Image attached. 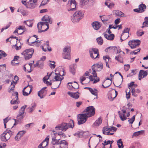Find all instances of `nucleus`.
Segmentation results:
<instances>
[{
	"label": "nucleus",
	"mask_w": 148,
	"mask_h": 148,
	"mask_svg": "<svg viewBox=\"0 0 148 148\" xmlns=\"http://www.w3.org/2000/svg\"><path fill=\"white\" fill-rule=\"evenodd\" d=\"M74 127L73 121L71 120L69 123H63L58 125L55 127L56 130H60L64 132L66 131L69 127L73 128Z\"/></svg>",
	"instance_id": "1"
},
{
	"label": "nucleus",
	"mask_w": 148,
	"mask_h": 148,
	"mask_svg": "<svg viewBox=\"0 0 148 148\" xmlns=\"http://www.w3.org/2000/svg\"><path fill=\"white\" fill-rule=\"evenodd\" d=\"M27 105H25L21 107L19 110V114L16 117V119H14L15 123L14 125L21 123L23 119L25 117V110L27 107Z\"/></svg>",
	"instance_id": "2"
},
{
	"label": "nucleus",
	"mask_w": 148,
	"mask_h": 148,
	"mask_svg": "<svg viewBox=\"0 0 148 148\" xmlns=\"http://www.w3.org/2000/svg\"><path fill=\"white\" fill-rule=\"evenodd\" d=\"M103 67V64L101 62L94 64L92 66V74L93 75L94 77H97V74L96 71H101L102 70Z\"/></svg>",
	"instance_id": "3"
},
{
	"label": "nucleus",
	"mask_w": 148,
	"mask_h": 148,
	"mask_svg": "<svg viewBox=\"0 0 148 148\" xmlns=\"http://www.w3.org/2000/svg\"><path fill=\"white\" fill-rule=\"evenodd\" d=\"M84 14L81 11L75 12L71 17V20L74 23L78 22L83 17Z\"/></svg>",
	"instance_id": "4"
},
{
	"label": "nucleus",
	"mask_w": 148,
	"mask_h": 148,
	"mask_svg": "<svg viewBox=\"0 0 148 148\" xmlns=\"http://www.w3.org/2000/svg\"><path fill=\"white\" fill-rule=\"evenodd\" d=\"M37 0H22V3L27 8L33 9L36 7V3Z\"/></svg>",
	"instance_id": "5"
},
{
	"label": "nucleus",
	"mask_w": 148,
	"mask_h": 148,
	"mask_svg": "<svg viewBox=\"0 0 148 148\" xmlns=\"http://www.w3.org/2000/svg\"><path fill=\"white\" fill-rule=\"evenodd\" d=\"M37 25L38 31L40 32L46 31L49 28V25L47 21L39 22Z\"/></svg>",
	"instance_id": "6"
},
{
	"label": "nucleus",
	"mask_w": 148,
	"mask_h": 148,
	"mask_svg": "<svg viewBox=\"0 0 148 148\" xmlns=\"http://www.w3.org/2000/svg\"><path fill=\"white\" fill-rule=\"evenodd\" d=\"M34 52L33 49H27L23 52L21 54L23 55L25 60H27L32 58Z\"/></svg>",
	"instance_id": "7"
},
{
	"label": "nucleus",
	"mask_w": 148,
	"mask_h": 148,
	"mask_svg": "<svg viewBox=\"0 0 148 148\" xmlns=\"http://www.w3.org/2000/svg\"><path fill=\"white\" fill-rule=\"evenodd\" d=\"M86 115L87 117H89L93 116L95 114V108L92 106L87 107L83 112Z\"/></svg>",
	"instance_id": "8"
},
{
	"label": "nucleus",
	"mask_w": 148,
	"mask_h": 148,
	"mask_svg": "<svg viewBox=\"0 0 148 148\" xmlns=\"http://www.w3.org/2000/svg\"><path fill=\"white\" fill-rule=\"evenodd\" d=\"M64 53H62V56L64 58L68 60L70 59L71 48L69 46H66L63 49Z\"/></svg>",
	"instance_id": "9"
},
{
	"label": "nucleus",
	"mask_w": 148,
	"mask_h": 148,
	"mask_svg": "<svg viewBox=\"0 0 148 148\" xmlns=\"http://www.w3.org/2000/svg\"><path fill=\"white\" fill-rule=\"evenodd\" d=\"M78 123L79 125H81L85 123L87 121L88 117L84 113L79 114L77 116Z\"/></svg>",
	"instance_id": "10"
},
{
	"label": "nucleus",
	"mask_w": 148,
	"mask_h": 148,
	"mask_svg": "<svg viewBox=\"0 0 148 148\" xmlns=\"http://www.w3.org/2000/svg\"><path fill=\"white\" fill-rule=\"evenodd\" d=\"M36 39L35 40L32 41V38H29V39H27V42L29 43V45L33 46L35 45L37 47H38L40 44L42 43V40H38V38H36Z\"/></svg>",
	"instance_id": "11"
},
{
	"label": "nucleus",
	"mask_w": 148,
	"mask_h": 148,
	"mask_svg": "<svg viewBox=\"0 0 148 148\" xmlns=\"http://www.w3.org/2000/svg\"><path fill=\"white\" fill-rule=\"evenodd\" d=\"M140 43V41L139 40H133L130 41L128 42V45L132 49L136 48Z\"/></svg>",
	"instance_id": "12"
},
{
	"label": "nucleus",
	"mask_w": 148,
	"mask_h": 148,
	"mask_svg": "<svg viewBox=\"0 0 148 148\" xmlns=\"http://www.w3.org/2000/svg\"><path fill=\"white\" fill-rule=\"evenodd\" d=\"M146 8V5L143 3L141 4L138 6V8L135 9L134 11L138 13H142L144 12Z\"/></svg>",
	"instance_id": "13"
},
{
	"label": "nucleus",
	"mask_w": 148,
	"mask_h": 148,
	"mask_svg": "<svg viewBox=\"0 0 148 148\" xmlns=\"http://www.w3.org/2000/svg\"><path fill=\"white\" fill-rule=\"evenodd\" d=\"M10 137V136L9 135L7 132V131H6L1 135V141L6 142L9 139Z\"/></svg>",
	"instance_id": "14"
},
{
	"label": "nucleus",
	"mask_w": 148,
	"mask_h": 148,
	"mask_svg": "<svg viewBox=\"0 0 148 148\" xmlns=\"http://www.w3.org/2000/svg\"><path fill=\"white\" fill-rule=\"evenodd\" d=\"M68 6H70L71 9H68L69 11H73L76 8V3L75 0H70L69 1L68 4Z\"/></svg>",
	"instance_id": "15"
},
{
	"label": "nucleus",
	"mask_w": 148,
	"mask_h": 148,
	"mask_svg": "<svg viewBox=\"0 0 148 148\" xmlns=\"http://www.w3.org/2000/svg\"><path fill=\"white\" fill-rule=\"evenodd\" d=\"M26 28L25 27L20 26L14 32V33H17L19 35L21 34L25 30Z\"/></svg>",
	"instance_id": "16"
},
{
	"label": "nucleus",
	"mask_w": 148,
	"mask_h": 148,
	"mask_svg": "<svg viewBox=\"0 0 148 148\" xmlns=\"http://www.w3.org/2000/svg\"><path fill=\"white\" fill-rule=\"evenodd\" d=\"M148 74V71L140 70L138 74V79L140 80L143 78L145 77Z\"/></svg>",
	"instance_id": "17"
},
{
	"label": "nucleus",
	"mask_w": 148,
	"mask_h": 148,
	"mask_svg": "<svg viewBox=\"0 0 148 148\" xmlns=\"http://www.w3.org/2000/svg\"><path fill=\"white\" fill-rule=\"evenodd\" d=\"M92 25L93 28L95 30H98L101 26V23L97 21L93 22L92 23Z\"/></svg>",
	"instance_id": "18"
},
{
	"label": "nucleus",
	"mask_w": 148,
	"mask_h": 148,
	"mask_svg": "<svg viewBox=\"0 0 148 148\" xmlns=\"http://www.w3.org/2000/svg\"><path fill=\"white\" fill-rule=\"evenodd\" d=\"M67 94L70 95L71 97L75 99H77L79 97V93L78 92L73 93L72 92L69 91L67 92Z\"/></svg>",
	"instance_id": "19"
},
{
	"label": "nucleus",
	"mask_w": 148,
	"mask_h": 148,
	"mask_svg": "<svg viewBox=\"0 0 148 148\" xmlns=\"http://www.w3.org/2000/svg\"><path fill=\"white\" fill-rule=\"evenodd\" d=\"M14 94H15L16 95L15 99H16L14 100L13 101V100H12L10 101V103L11 104H18L19 103V101H18V93L17 92H15L14 93Z\"/></svg>",
	"instance_id": "20"
},
{
	"label": "nucleus",
	"mask_w": 148,
	"mask_h": 148,
	"mask_svg": "<svg viewBox=\"0 0 148 148\" xmlns=\"http://www.w3.org/2000/svg\"><path fill=\"white\" fill-rule=\"evenodd\" d=\"M60 148H67L68 144L65 140H62L59 142Z\"/></svg>",
	"instance_id": "21"
},
{
	"label": "nucleus",
	"mask_w": 148,
	"mask_h": 148,
	"mask_svg": "<svg viewBox=\"0 0 148 148\" xmlns=\"http://www.w3.org/2000/svg\"><path fill=\"white\" fill-rule=\"evenodd\" d=\"M42 21H47L50 24L52 23V20L51 18L47 15H45L42 18Z\"/></svg>",
	"instance_id": "22"
},
{
	"label": "nucleus",
	"mask_w": 148,
	"mask_h": 148,
	"mask_svg": "<svg viewBox=\"0 0 148 148\" xmlns=\"http://www.w3.org/2000/svg\"><path fill=\"white\" fill-rule=\"evenodd\" d=\"M47 91H45L42 89L39 91L38 93V96L40 99H42L45 97L46 95Z\"/></svg>",
	"instance_id": "23"
},
{
	"label": "nucleus",
	"mask_w": 148,
	"mask_h": 148,
	"mask_svg": "<svg viewBox=\"0 0 148 148\" xmlns=\"http://www.w3.org/2000/svg\"><path fill=\"white\" fill-rule=\"evenodd\" d=\"M102 122V120L100 118L97 119L93 124V127H95V126H98L101 124Z\"/></svg>",
	"instance_id": "24"
},
{
	"label": "nucleus",
	"mask_w": 148,
	"mask_h": 148,
	"mask_svg": "<svg viewBox=\"0 0 148 148\" xmlns=\"http://www.w3.org/2000/svg\"><path fill=\"white\" fill-rule=\"evenodd\" d=\"M104 85L103 84L102 85V86L103 88H106L108 87L109 86L112 84V81H107L106 80L104 82Z\"/></svg>",
	"instance_id": "25"
},
{
	"label": "nucleus",
	"mask_w": 148,
	"mask_h": 148,
	"mask_svg": "<svg viewBox=\"0 0 148 148\" xmlns=\"http://www.w3.org/2000/svg\"><path fill=\"white\" fill-rule=\"evenodd\" d=\"M90 50L92 51V53H93V54H94L95 55H96V58L99 57V55L98 49L93 48Z\"/></svg>",
	"instance_id": "26"
},
{
	"label": "nucleus",
	"mask_w": 148,
	"mask_h": 148,
	"mask_svg": "<svg viewBox=\"0 0 148 148\" xmlns=\"http://www.w3.org/2000/svg\"><path fill=\"white\" fill-rule=\"evenodd\" d=\"M93 77H94L93 75V76H92V75H90V76H89V78L90 79V81H92L94 80L93 83L94 84H95L99 81V77H97V79H95V78H93ZM95 77H94V78Z\"/></svg>",
	"instance_id": "27"
},
{
	"label": "nucleus",
	"mask_w": 148,
	"mask_h": 148,
	"mask_svg": "<svg viewBox=\"0 0 148 148\" xmlns=\"http://www.w3.org/2000/svg\"><path fill=\"white\" fill-rule=\"evenodd\" d=\"M36 106V103L32 104L31 105V106L27 108V109H28L29 112L30 113H32L33 111L35 109Z\"/></svg>",
	"instance_id": "28"
},
{
	"label": "nucleus",
	"mask_w": 148,
	"mask_h": 148,
	"mask_svg": "<svg viewBox=\"0 0 148 148\" xmlns=\"http://www.w3.org/2000/svg\"><path fill=\"white\" fill-rule=\"evenodd\" d=\"M114 13H115V14L116 16H121L122 17H124V14L122 12L118 10H115L114 11Z\"/></svg>",
	"instance_id": "29"
},
{
	"label": "nucleus",
	"mask_w": 148,
	"mask_h": 148,
	"mask_svg": "<svg viewBox=\"0 0 148 148\" xmlns=\"http://www.w3.org/2000/svg\"><path fill=\"white\" fill-rule=\"evenodd\" d=\"M28 86H29L30 88L31 87V86H30L29 85H28L26 87H25L24 88H23V90L22 92L23 93V95L24 96H27L29 95L31 92L32 90H31V88L30 90V91H29V93H28L27 92H26L25 90V89Z\"/></svg>",
	"instance_id": "30"
},
{
	"label": "nucleus",
	"mask_w": 148,
	"mask_h": 148,
	"mask_svg": "<svg viewBox=\"0 0 148 148\" xmlns=\"http://www.w3.org/2000/svg\"><path fill=\"white\" fill-rule=\"evenodd\" d=\"M118 113L119 117L122 121H123L127 119V118L125 114H121L120 113V111H119Z\"/></svg>",
	"instance_id": "31"
},
{
	"label": "nucleus",
	"mask_w": 148,
	"mask_h": 148,
	"mask_svg": "<svg viewBox=\"0 0 148 148\" xmlns=\"http://www.w3.org/2000/svg\"><path fill=\"white\" fill-rule=\"evenodd\" d=\"M90 89L89 91L92 94L95 96H97V93L98 92V91L97 89L95 88L93 89L91 88Z\"/></svg>",
	"instance_id": "32"
},
{
	"label": "nucleus",
	"mask_w": 148,
	"mask_h": 148,
	"mask_svg": "<svg viewBox=\"0 0 148 148\" xmlns=\"http://www.w3.org/2000/svg\"><path fill=\"white\" fill-rule=\"evenodd\" d=\"M100 17L102 21H107L109 18V16H108L103 15L100 16Z\"/></svg>",
	"instance_id": "33"
},
{
	"label": "nucleus",
	"mask_w": 148,
	"mask_h": 148,
	"mask_svg": "<svg viewBox=\"0 0 148 148\" xmlns=\"http://www.w3.org/2000/svg\"><path fill=\"white\" fill-rule=\"evenodd\" d=\"M117 145L119 148H123V145L121 139H120L117 141Z\"/></svg>",
	"instance_id": "34"
},
{
	"label": "nucleus",
	"mask_w": 148,
	"mask_h": 148,
	"mask_svg": "<svg viewBox=\"0 0 148 148\" xmlns=\"http://www.w3.org/2000/svg\"><path fill=\"white\" fill-rule=\"evenodd\" d=\"M145 21L143 22V26L141 27L142 28H143L145 27H148V17H145Z\"/></svg>",
	"instance_id": "35"
},
{
	"label": "nucleus",
	"mask_w": 148,
	"mask_h": 148,
	"mask_svg": "<svg viewBox=\"0 0 148 148\" xmlns=\"http://www.w3.org/2000/svg\"><path fill=\"white\" fill-rule=\"evenodd\" d=\"M129 29L128 28H126L125 29L121 34V36H122L123 35H124V34H126V36L127 37H129Z\"/></svg>",
	"instance_id": "36"
},
{
	"label": "nucleus",
	"mask_w": 148,
	"mask_h": 148,
	"mask_svg": "<svg viewBox=\"0 0 148 148\" xmlns=\"http://www.w3.org/2000/svg\"><path fill=\"white\" fill-rule=\"evenodd\" d=\"M60 139H56L55 138H52V143L53 145H58L59 144V140Z\"/></svg>",
	"instance_id": "37"
},
{
	"label": "nucleus",
	"mask_w": 148,
	"mask_h": 148,
	"mask_svg": "<svg viewBox=\"0 0 148 148\" xmlns=\"http://www.w3.org/2000/svg\"><path fill=\"white\" fill-rule=\"evenodd\" d=\"M115 92H112L111 93V96L110 95L109 96V98L110 97L111 98L113 99L116 97L117 95V92L115 90Z\"/></svg>",
	"instance_id": "38"
},
{
	"label": "nucleus",
	"mask_w": 148,
	"mask_h": 148,
	"mask_svg": "<svg viewBox=\"0 0 148 148\" xmlns=\"http://www.w3.org/2000/svg\"><path fill=\"white\" fill-rule=\"evenodd\" d=\"M144 132V131L143 130L139 131L138 132H134L133 135L132 136H139L140 134L143 133Z\"/></svg>",
	"instance_id": "39"
},
{
	"label": "nucleus",
	"mask_w": 148,
	"mask_h": 148,
	"mask_svg": "<svg viewBox=\"0 0 148 148\" xmlns=\"http://www.w3.org/2000/svg\"><path fill=\"white\" fill-rule=\"evenodd\" d=\"M31 20H27L26 21H24L23 23L28 26L30 27H32V24L31 23Z\"/></svg>",
	"instance_id": "40"
},
{
	"label": "nucleus",
	"mask_w": 148,
	"mask_h": 148,
	"mask_svg": "<svg viewBox=\"0 0 148 148\" xmlns=\"http://www.w3.org/2000/svg\"><path fill=\"white\" fill-rule=\"evenodd\" d=\"M115 59L121 63H122L123 62V58L120 56H116Z\"/></svg>",
	"instance_id": "41"
},
{
	"label": "nucleus",
	"mask_w": 148,
	"mask_h": 148,
	"mask_svg": "<svg viewBox=\"0 0 148 148\" xmlns=\"http://www.w3.org/2000/svg\"><path fill=\"white\" fill-rule=\"evenodd\" d=\"M7 54L3 51H0V59L2 58L3 57H5L7 56Z\"/></svg>",
	"instance_id": "42"
},
{
	"label": "nucleus",
	"mask_w": 148,
	"mask_h": 148,
	"mask_svg": "<svg viewBox=\"0 0 148 148\" xmlns=\"http://www.w3.org/2000/svg\"><path fill=\"white\" fill-rule=\"evenodd\" d=\"M96 40L98 44L101 45L102 44L103 42V40L102 38H97Z\"/></svg>",
	"instance_id": "43"
},
{
	"label": "nucleus",
	"mask_w": 148,
	"mask_h": 148,
	"mask_svg": "<svg viewBox=\"0 0 148 148\" xmlns=\"http://www.w3.org/2000/svg\"><path fill=\"white\" fill-rule=\"evenodd\" d=\"M83 133L82 132H78L74 134V135L77 136L78 137H80L83 136Z\"/></svg>",
	"instance_id": "44"
},
{
	"label": "nucleus",
	"mask_w": 148,
	"mask_h": 148,
	"mask_svg": "<svg viewBox=\"0 0 148 148\" xmlns=\"http://www.w3.org/2000/svg\"><path fill=\"white\" fill-rule=\"evenodd\" d=\"M69 87H68V88L69 90H73V89H78L79 88L78 84H76V87H74L72 85H69Z\"/></svg>",
	"instance_id": "45"
},
{
	"label": "nucleus",
	"mask_w": 148,
	"mask_h": 148,
	"mask_svg": "<svg viewBox=\"0 0 148 148\" xmlns=\"http://www.w3.org/2000/svg\"><path fill=\"white\" fill-rule=\"evenodd\" d=\"M135 115H134L130 119L128 118V119H129L128 121L129 123L130 124H132L133 123V122L135 120Z\"/></svg>",
	"instance_id": "46"
},
{
	"label": "nucleus",
	"mask_w": 148,
	"mask_h": 148,
	"mask_svg": "<svg viewBox=\"0 0 148 148\" xmlns=\"http://www.w3.org/2000/svg\"><path fill=\"white\" fill-rule=\"evenodd\" d=\"M131 90V92L132 93V95L134 97H137V95L136 93V89H135V88H132Z\"/></svg>",
	"instance_id": "47"
},
{
	"label": "nucleus",
	"mask_w": 148,
	"mask_h": 148,
	"mask_svg": "<svg viewBox=\"0 0 148 148\" xmlns=\"http://www.w3.org/2000/svg\"><path fill=\"white\" fill-rule=\"evenodd\" d=\"M70 71L71 72L73 75H75V69L73 66H70Z\"/></svg>",
	"instance_id": "48"
},
{
	"label": "nucleus",
	"mask_w": 148,
	"mask_h": 148,
	"mask_svg": "<svg viewBox=\"0 0 148 148\" xmlns=\"http://www.w3.org/2000/svg\"><path fill=\"white\" fill-rule=\"evenodd\" d=\"M103 59L105 60L106 63H109V60L110 59L109 57L107 56H103Z\"/></svg>",
	"instance_id": "49"
},
{
	"label": "nucleus",
	"mask_w": 148,
	"mask_h": 148,
	"mask_svg": "<svg viewBox=\"0 0 148 148\" xmlns=\"http://www.w3.org/2000/svg\"><path fill=\"white\" fill-rule=\"evenodd\" d=\"M89 53H90V56L93 59H95V58H96V55H95L93 54V53H92V51H91L90 50L89 51Z\"/></svg>",
	"instance_id": "50"
},
{
	"label": "nucleus",
	"mask_w": 148,
	"mask_h": 148,
	"mask_svg": "<svg viewBox=\"0 0 148 148\" xmlns=\"http://www.w3.org/2000/svg\"><path fill=\"white\" fill-rule=\"evenodd\" d=\"M25 131H22L19 132L18 133V135H19L18 136V138H20L25 133Z\"/></svg>",
	"instance_id": "51"
},
{
	"label": "nucleus",
	"mask_w": 148,
	"mask_h": 148,
	"mask_svg": "<svg viewBox=\"0 0 148 148\" xmlns=\"http://www.w3.org/2000/svg\"><path fill=\"white\" fill-rule=\"evenodd\" d=\"M38 68H42L43 65V61L41 60L38 61Z\"/></svg>",
	"instance_id": "52"
},
{
	"label": "nucleus",
	"mask_w": 148,
	"mask_h": 148,
	"mask_svg": "<svg viewBox=\"0 0 148 148\" xmlns=\"http://www.w3.org/2000/svg\"><path fill=\"white\" fill-rule=\"evenodd\" d=\"M28 65V64H26L25 66L26 67L27 71L29 73L31 72V67H30V66Z\"/></svg>",
	"instance_id": "53"
},
{
	"label": "nucleus",
	"mask_w": 148,
	"mask_h": 148,
	"mask_svg": "<svg viewBox=\"0 0 148 148\" xmlns=\"http://www.w3.org/2000/svg\"><path fill=\"white\" fill-rule=\"evenodd\" d=\"M5 64L0 65V72H2L5 70Z\"/></svg>",
	"instance_id": "54"
},
{
	"label": "nucleus",
	"mask_w": 148,
	"mask_h": 148,
	"mask_svg": "<svg viewBox=\"0 0 148 148\" xmlns=\"http://www.w3.org/2000/svg\"><path fill=\"white\" fill-rule=\"evenodd\" d=\"M117 128L114 127H110L109 128V131L116 132Z\"/></svg>",
	"instance_id": "55"
},
{
	"label": "nucleus",
	"mask_w": 148,
	"mask_h": 148,
	"mask_svg": "<svg viewBox=\"0 0 148 148\" xmlns=\"http://www.w3.org/2000/svg\"><path fill=\"white\" fill-rule=\"evenodd\" d=\"M86 79V77L84 76H83L82 77H80V83L82 84L83 85L85 84L86 83H83V82Z\"/></svg>",
	"instance_id": "56"
},
{
	"label": "nucleus",
	"mask_w": 148,
	"mask_h": 148,
	"mask_svg": "<svg viewBox=\"0 0 148 148\" xmlns=\"http://www.w3.org/2000/svg\"><path fill=\"white\" fill-rule=\"evenodd\" d=\"M15 84L14 81H12L11 83V85L13 86L11 87L10 88V90H14Z\"/></svg>",
	"instance_id": "57"
},
{
	"label": "nucleus",
	"mask_w": 148,
	"mask_h": 148,
	"mask_svg": "<svg viewBox=\"0 0 148 148\" xmlns=\"http://www.w3.org/2000/svg\"><path fill=\"white\" fill-rule=\"evenodd\" d=\"M144 34V32L142 31L141 30H139L137 32V36H141L142 35Z\"/></svg>",
	"instance_id": "58"
},
{
	"label": "nucleus",
	"mask_w": 148,
	"mask_h": 148,
	"mask_svg": "<svg viewBox=\"0 0 148 148\" xmlns=\"http://www.w3.org/2000/svg\"><path fill=\"white\" fill-rule=\"evenodd\" d=\"M42 143V148H45L46 147L48 144V142L46 141H43Z\"/></svg>",
	"instance_id": "59"
},
{
	"label": "nucleus",
	"mask_w": 148,
	"mask_h": 148,
	"mask_svg": "<svg viewBox=\"0 0 148 148\" xmlns=\"http://www.w3.org/2000/svg\"><path fill=\"white\" fill-rule=\"evenodd\" d=\"M140 48L138 49L137 50H135L132 52L130 53V54H132L133 53L135 55L137 54L138 52H139L140 51Z\"/></svg>",
	"instance_id": "60"
},
{
	"label": "nucleus",
	"mask_w": 148,
	"mask_h": 148,
	"mask_svg": "<svg viewBox=\"0 0 148 148\" xmlns=\"http://www.w3.org/2000/svg\"><path fill=\"white\" fill-rule=\"evenodd\" d=\"M124 67L125 71H127L130 68V65L129 64H125L124 66Z\"/></svg>",
	"instance_id": "61"
},
{
	"label": "nucleus",
	"mask_w": 148,
	"mask_h": 148,
	"mask_svg": "<svg viewBox=\"0 0 148 148\" xmlns=\"http://www.w3.org/2000/svg\"><path fill=\"white\" fill-rule=\"evenodd\" d=\"M50 0H43L41 3V5H44L47 3Z\"/></svg>",
	"instance_id": "62"
},
{
	"label": "nucleus",
	"mask_w": 148,
	"mask_h": 148,
	"mask_svg": "<svg viewBox=\"0 0 148 148\" xmlns=\"http://www.w3.org/2000/svg\"><path fill=\"white\" fill-rule=\"evenodd\" d=\"M134 72H135V70H132V71L131 73H130V74H129L127 75V77H130L132 76L133 75H134L136 74V73H134Z\"/></svg>",
	"instance_id": "63"
},
{
	"label": "nucleus",
	"mask_w": 148,
	"mask_h": 148,
	"mask_svg": "<svg viewBox=\"0 0 148 148\" xmlns=\"http://www.w3.org/2000/svg\"><path fill=\"white\" fill-rule=\"evenodd\" d=\"M110 143V141L108 140L107 142L106 140H105L104 141V143H102V144L104 146L106 145L109 144Z\"/></svg>",
	"instance_id": "64"
}]
</instances>
